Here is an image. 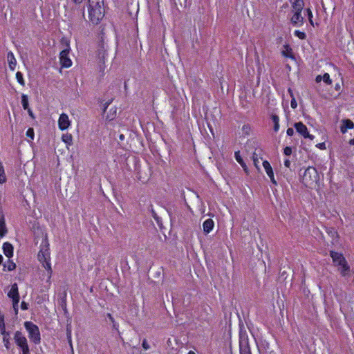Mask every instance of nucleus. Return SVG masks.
Here are the masks:
<instances>
[{
  "label": "nucleus",
  "mask_w": 354,
  "mask_h": 354,
  "mask_svg": "<svg viewBox=\"0 0 354 354\" xmlns=\"http://www.w3.org/2000/svg\"><path fill=\"white\" fill-rule=\"evenodd\" d=\"M26 110L28 111V113L29 115L32 118H34L35 117H34V115H33V113H32V110L30 108H28V109H26Z\"/></svg>",
  "instance_id": "43"
},
{
  "label": "nucleus",
  "mask_w": 354,
  "mask_h": 354,
  "mask_svg": "<svg viewBox=\"0 0 354 354\" xmlns=\"http://www.w3.org/2000/svg\"><path fill=\"white\" fill-rule=\"evenodd\" d=\"M214 222L212 219L208 218L203 223V229L205 234H209L214 228Z\"/></svg>",
  "instance_id": "16"
},
{
  "label": "nucleus",
  "mask_w": 354,
  "mask_h": 354,
  "mask_svg": "<svg viewBox=\"0 0 354 354\" xmlns=\"http://www.w3.org/2000/svg\"><path fill=\"white\" fill-rule=\"evenodd\" d=\"M17 346L21 350L22 354H30L27 338L20 331H16L13 337Z\"/></svg>",
  "instance_id": "7"
},
{
  "label": "nucleus",
  "mask_w": 354,
  "mask_h": 354,
  "mask_svg": "<svg viewBox=\"0 0 354 354\" xmlns=\"http://www.w3.org/2000/svg\"><path fill=\"white\" fill-rule=\"evenodd\" d=\"M288 93H290V95L291 97H294L293 92L291 90V88H288Z\"/></svg>",
  "instance_id": "44"
},
{
  "label": "nucleus",
  "mask_w": 354,
  "mask_h": 354,
  "mask_svg": "<svg viewBox=\"0 0 354 354\" xmlns=\"http://www.w3.org/2000/svg\"><path fill=\"white\" fill-rule=\"evenodd\" d=\"M3 252L8 257H10L13 254V247L9 243H5L3 245Z\"/></svg>",
  "instance_id": "19"
},
{
  "label": "nucleus",
  "mask_w": 354,
  "mask_h": 354,
  "mask_svg": "<svg viewBox=\"0 0 354 354\" xmlns=\"http://www.w3.org/2000/svg\"><path fill=\"white\" fill-rule=\"evenodd\" d=\"M272 119L274 122V130L277 131L279 129V118L277 115H273Z\"/></svg>",
  "instance_id": "25"
},
{
  "label": "nucleus",
  "mask_w": 354,
  "mask_h": 354,
  "mask_svg": "<svg viewBox=\"0 0 354 354\" xmlns=\"http://www.w3.org/2000/svg\"><path fill=\"white\" fill-rule=\"evenodd\" d=\"M322 78H323V75L322 76L320 75H317L315 78L316 82H317V83L320 82L322 80Z\"/></svg>",
  "instance_id": "41"
},
{
  "label": "nucleus",
  "mask_w": 354,
  "mask_h": 354,
  "mask_svg": "<svg viewBox=\"0 0 354 354\" xmlns=\"http://www.w3.org/2000/svg\"><path fill=\"white\" fill-rule=\"evenodd\" d=\"M119 138H120V140H122L124 138V136L121 134Z\"/></svg>",
  "instance_id": "45"
},
{
  "label": "nucleus",
  "mask_w": 354,
  "mask_h": 354,
  "mask_svg": "<svg viewBox=\"0 0 354 354\" xmlns=\"http://www.w3.org/2000/svg\"><path fill=\"white\" fill-rule=\"evenodd\" d=\"M320 149H326V145L324 142L319 143L316 145Z\"/></svg>",
  "instance_id": "36"
},
{
  "label": "nucleus",
  "mask_w": 354,
  "mask_h": 354,
  "mask_svg": "<svg viewBox=\"0 0 354 354\" xmlns=\"http://www.w3.org/2000/svg\"><path fill=\"white\" fill-rule=\"evenodd\" d=\"M70 48H67L66 49L61 51L59 54V60L60 64L64 68H69L72 65V61L68 57V54L70 52Z\"/></svg>",
  "instance_id": "8"
},
{
  "label": "nucleus",
  "mask_w": 354,
  "mask_h": 354,
  "mask_svg": "<svg viewBox=\"0 0 354 354\" xmlns=\"http://www.w3.org/2000/svg\"><path fill=\"white\" fill-rule=\"evenodd\" d=\"M16 78L17 80V82L21 85V86H24L25 85V82L24 80V78H23V75L21 72H17L16 73Z\"/></svg>",
  "instance_id": "28"
},
{
  "label": "nucleus",
  "mask_w": 354,
  "mask_h": 354,
  "mask_svg": "<svg viewBox=\"0 0 354 354\" xmlns=\"http://www.w3.org/2000/svg\"><path fill=\"white\" fill-rule=\"evenodd\" d=\"M187 354H196V353L192 351H189Z\"/></svg>",
  "instance_id": "46"
},
{
  "label": "nucleus",
  "mask_w": 354,
  "mask_h": 354,
  "mask_svg": "<svg viewBox=\"0 0 354 354\" xmlns=\"http://www.w3.org/2000/svg\"><path fill=\"white\" fill-rule=\"evenodd\" d=\"M286 132L287 134L290 136H292L294 134V130L292 128H288Z\"/></svg>",
  "instance_id": "37"
},
{
  "label": "nucleus",
  "mask_w": 354,
  "mask_h": 354,
  "mask_svg": "<svg viewBox=\"0 0 354 354\" xmlns=\"http://www.w3.org/2000/svg\"><path fill=\"white\" fill-rule=\"evenodd\" d=\"M252 160H253L254 165L256 167V168L258 170H259V169H260V167H259V158L257 157V154L256 153V152L253 153Z\"/></svg>",
  "instance_id": "27"
},
{
  "label": "nucleus",
  "mask_w": 354,
  "mask_h": 354,
  "mask_svg": "<svg viewBox=\"0 0 354 354\" xmlns=\"http://www.w3.org/2000/svg\"><path fill=\"white\" fill-rule=\"evenodd\" d=\"M0 329H1V334L3 335V333H7L5 330V326H4V324L3 323L2 325L0 324Z\"/></svg>",
  "instance_id": "40"
},
{
  "label": "nucleus",
  "mask_w": 354,
  "mask_h": 354,
  "mask_svg": "<svg viewBox=\"0 0 354 354\" xmlns=\"http://www.w3.org/2000/svg\"><path fill=\"white\" fill-rule=\"evenodd\" d=\"M142 347L145 349V350H147L149 348V344H147V341L146 340H144L143 342H142Z\"/></svg>",
  "instance_id": "39"
},
{
  "label": "nucleus",
  "mask_w": 354,
  "mask_h": 354,
  "mask_svg": "<svg viewBox=\"0 0 354 354\" xmlns=\"http://www.w3.org/2000/svg\"><path fill=\"white\" fill-rule=\"evenodd\" d=\"M290 106L294 109H296L297 106V103L295 97H291Z\"/></svg>",
  "instance_id": "33"
},
{
  "label": "nucleus",
  "mask_w": 354,
  "mask_h": 354,
  "mask_svg": "<svg viewBox=\"0 0 354 354\" xmlns=\"http://www.w3.org/2000/svg\"><path fill=\"white\" fill-rule=\"evenodd\" d=\"M295 128L296 129V131L304 138H309L310 140H313L314 139V136L310 135L308 133V129L305 124H304L302 122H296L294 124Z\"/></svg>",
  "instance_id": "9"
},
{
  "label": "nucleus",
  "mask_w": 354,
  "mask_h": 354,
  "mask_svg": "<svg viewBox=\"0 0 354 354\" xmlns=\"http://www.w3.org/2000/svg\"><path fill=\"white\" fill-rule=\"evenodd\" d=\"M295 35L299 37L300 39H304L306 37V33L299 30L295 31Z\"/></svg>",
  "instance_id": "31"
},
{
  "label": "nucleus",
  "mask_w": 354,
  "mask_h": 354,
  "mask_svg": "<svg viewBox=\"0 0 354 354\" xmlns=\"http://www.w3.org/2000/svg\"><path fill=\"white\" fill-rule=\"evenodd\" d=\"M339 85L337 84L336 85V89H337V88H339Z\"/></svg>",
  "instance_id": "48"
},
{
  "label": "nucleus",
  "mask_w": 354,
  "mask_h": 354,
  "mask_svg": "<svg viewBox=\"0 0 354 354\" xmlns=\"http://www.w3.org/2000/svg\"><path fill=\"white\" fill-rule=\"evenodd\" d=\"M62 140L68 146H71L73 144V137L70 133L63 134L62 136Z\"/></svg>",
  "instance_id": "21"
},
{
  "label": "nucleus",
  "mask_w": 354,
  "mask_h": 354,
  "mask_svg": "<svg viewBox=\"0 0 354 354\" xmlns=\"http://www.w3.org/2000/svg\"><path fill=\"white\" fill-rule=\"evenodd\" d=\"M7 233V229L3 215L0 217V236L3 237Z\"/></svg>",
  "instance_id": "20"
},
{
  "label": "nucleus",
  "mask_w": 354,
  "mask_h": 354,
  "mask_svg": "<svg viewBox=\"0 0 354 354\" xmlns=\"http://www.w3.org/2000/svg\"><path fill=\"white\" fill-rule=\"evenodd\" d=\"M240 354H252L248 339L240 341Z\"/></svg>",
  "instance_id": "14"
},
{
  "label": "nucleus",
  "mask_w": 354,
  "mask_h": 354,
  "mask_svg": "<svg viewBox=\"0 0 354 354\" xmlns=\"http://www.w3.org/2000/svg\"><path fill=\"white\" fill-rule=\"evenodd\" d=\"M304 6V3L303 0H295L292 3L293 15L290 18V21L295 26H301L304 24V17L301 16Z\"/></svg>",
  "instance_id": "5"
},
{
  "label": "nucleus",
  "mask_w": 354,
  "mask_h": 354,
  "mask_svg": "<svg viewBox=\"0 0 354 354\" xmlns=\"http://www.w3.org/2000/svg\"><path fill=\"white\" fill-rule=\"evenodd\" d=\"M262 164H263V167H264V169H265L266 174L270 178L271 182L274 185H277V181L275 180L274 176V172H273L272 168L270 164L269 163V162L267 160H264Z\"/></svg>",
  "instance_id": "11"
},
{
  "label": "nucleus",
  "mask_w": 354,
  "mask_h": 354,
  "mask_svg": "<svg viewBox=\"0 0 354 354\" xmlns=\"http://www.w3.org/2000/svg\"><path fill=\"white\" fill-rule=\"evenodd\" d=\"M34 129L32 128H29L26 131V136L32 140L34 139Z\"/></svg>",
  "instance_id": "30"
},
{
  "label": "nucleus",
  "mask_w": 354,
  "mask_h": 354,
  "mask_svg": "<svg viewBox=\"0 0 354 354\" xmlns=\"http://www.w3.org/2000/svg\"><path fill=\"white\" fill-rule=\"evenodd\" d=\"M322 80L327 84L330 85L332 84V80L330 77V75L328 73H326L323 75Z\"/></svg>",
  "instance_id": "29"
},
{
  "label": "nucleus",
  "mask_w": 354,
  "mask_h": 354,
  "mask_svg": "<svg viewBox=\"0 0 354 354\" xmlns=\"http://www.w3.org/2000/svg\"><path fill=\"white\" fill-rule=\"evenodd\" d=\"M290 161L289 160H286L284 161V165L287 167V168H289L290 167Z\"/></svg>",
  "instance_id": "42"
},
{
  "label": "nucleus",
  "mask_w": 354,
  "mask_h": 354,
  "mask_svg": "<svg viewBox=\"0 0 354 354\" xmlns=\"http://www.w3.org/2000/svg\"><path fill=\"white\" fill-rule=\"evenodd\" d=\"M71 125V121L67 114L62 113L58 120V127L60 130L67 129Z\"/></svg>",
  "instance_id": "10"
},
{
  "label": "nucleus",
  "mask_w": 354,
  "mask_h": 354,
  "mask_svg": "<svg viewBox=\"0 0 354 354\" xmlns=\"http://www.w3.org/2000/svg\"><path fill=\"white\" fill-rule=\"evenodd\" d=\"M319 176L317 169L313 167H307L301 175V183L310 189H315L318 186Z\"/></svg>",
  "instance_id": "3"
},
{
  "label": "nucleus",
  "mask_w": 354,
  "mask_h": 354,
  "mask_svg": "<svg viewBox=\"0 0 354 354\" xmlns=\"http://www.w3.org/2000/svg\"><path fill=\"white\" fill-rule=\"evenodd\" d=\"M354 128V123L349 119H344L342 120V125L340 131L342 133H345L348 129H353Z\"/></svg>",
  "instance_id": "13"
},
{
  "label": "nucleus",
  "mask_w": 354,
  "mask_h": 354,
  "mask_svg": "<svg viewBox=\"0 0 354 354\" xmlns=\"http://www.w3.org/2000/svg\"><path fill=\"white\" fill-rule=\"evenodd\" d=\"M235 158H236V161L243 167L244 170L246 171L245 163L243 162L242 158L241 157L239 151L235 152Z\"/></svg>",
  "instance_id": "23"
},
{
  "label": "nucleus",
  "mask_w": 354,
  "mask_h": 354,
  "mask_svg": "<svg viewBox=\"0 0 354 354\" xmlns=\"http://www.w3.org/2000/svg\"><path fill=\"white\" fill-rule=\"evenodd\" d=\"M24 326L28 333V337L35 344H39L41 342V337L38 326L31 322H26L24 323Z\"/></svg>",
  "instance_id": "6"
},
{
  "label": "nucleus",
  "mask_w": 354,
  "mask_h": 354,
  "mask_svg": "<svg viewBox=\"0 0 354 354\" xmlns=\"http://www.w3.org/2000/svg\"><path fill=\"white\" fill-rule=\"evenodd\" d=\"M281 54L285 57L290 58L292 59H295L292 49L288 45H283Z\"/></svg>",
  "instance_id": "17"
},
{
  "label": "nucleus",
  "mask_w": 354,
  "mask_h": 354,
  "mask_svg": "<svg viewBox=\"0 0 354 354\" xmlns=\"http://www.w3.org/2000/svg\"><path fill=\"white\" fill-rule=\"evenodd\" d=\"M3 342L4 344L5 347L7 349H9L10 346V342L9 333H3Z\"/></svg>",
  "instance_id": "22"
},
{
  "label": "nucleus",
  "mask_w": 354,
  "mask_h": 354,
  "mask_svg": "<svg viewBox=\"0 0 354 354\" xmlns=\"http://www.w3.org/2000/svg\"><path fill=\"white\" fill-rule=\"evenodd\" d=\"M8 296L9 298L12 299V301H19L18 286L16 283L12 285L11 288L8 293Z\"/></svg>",
  "instance_id": "12"
},
{
  "label": "nucleus",
  "mask_w": 354,
  "mask_h": 354,
  "mask_svg": "<svg viewBox=\"0 0 354 354\" xmlns=\"http://www.w3.org/2000/svg\"><path fill=\"white\" fill-rule=\"evenodd\" d=\"M6 178L4 172V169L1 163H0V183L6 182Z\"/></svg>",
  "instance_id": "26"
},
{
  "label": "nucleus",
  "mask_w": 354,
  "mask_h": 354,
  "mask_svg": "<svg viewBox=\"0 0 354 354\" xmlns=\"http://www.w3.org/2000/svg\"><path fill=\"white\" fill-rule=\"evenodd\" d=\"M330 254L335 266H338V270L341 275L342 277H351L350 266L343 254L334 251H331Z\"/></svg>",
  "instance_id": "4"
},
{
  "label": "nucleus",
  "mask_w": 354,
  "mask_h": 354,
  "mask_svg": "<svg viewBox=\"0 0 354 354\" xmlns=\"http://www.w3.org/2000/svg\"><path fill=\"white\" fill-rule=\"evenodd\" d=\"M306 12H307V13H308V19H309L310 23L312 25H313V20H312V18H313V13H312V12H311V10H310V8H308V9L306 10Z\"/></svg>",
  "instance_id": "32"
},
{
  "label": "nucleus",
  "mask_w": 354,
  "mask_h": 354,
  "mask_svg": "<svg viewBox=\"0 0 354 354\" xmlns=\"http://www.w3.org/2000/svg\"><path fill=\"white\" fill-rule=\"evenodd\" d=\"M103 0H88V11L89 19L98 24L104 16Z\"/></svg>",
  "instance_id": "2"
},
{
  "label": "nucleus",
  "mask_w": 354,
  "mask_h": 354,
  "mask_svg": "<svg viewBox=\"0 0 354 354\" xmlns=\"http://www.w3.org/2000/svg\"><path fill=\"white\" fill-rule=\"evenodd\" d=\"M21 308L22 310L28 309V304L25 301H22L21 304Z\"/></svg>",
  "instance_id": "38"
},
{
  "label": "nucleus",
  "mask_w": 354,
  "mask_h": 354,
  "mask_svg": "<svg viewBox=\"0 0 354 354\" xmlns=\"http://www.w3.org/2000/svg\"><path fill=\"white\" fill-rule=\"evenodd\" d=\"M69 343L71 344V346L72 347V344H71V336L69 337Z\"/></svg>",
  "instance_id": "47"
},
{
  "label": "nucleus",
  "mask_w": 354,
  "mask_h": 354,
  "mask_svg": "<svg viewBox=\"0 0 354 354\" xmlns=\"http://www.w3.org/2000/svg\"><path fill=\"white\" fill-rule=\"evenodd\" d=\"M7 59L9 65V68L11 71H14L17 65L16 59L12 52H9L7 55Z\"/></svg>",
  "instance_id": "18"
},
{
  "label": "nucleus",
  "mask_w": 354,
  "mask_h": 354,
  "mask_svg": "<svg viewBox=\"0 0 354 354\" xmlns=\"http://www.w3.org/2000/svg\"><path fill=\"white\" fill-rule=\"evenodd\" d=\"M107 109H108V105L104 108V112L105 113H106V120L111 121L116 117L117 108L115 106H113V107L110 108L109 111L107 110Z\"/></svg>",
  "instance_id": "15"
},
{
  "label": "nucleus",
  "mask_w": 354,
  "mask_h": 354,
  "mask_svg": "<svg viewBox=\"0 0 354 354\" xmlns=\"http://www.w3.org/2000/svg\"><path fill=\"white\" fill-rule=\"evenodd\" d=\"M21 104L23 106V108L26 110L28 109V96L25 94H22L21 95Z\"/></svg>",
  "instance_id": "24"
},
{
  "label": "nucleus",
  "mask_w": 354,
  "mask_h": 354,
  "mask_svg": "<svg viewBox=\"0 0 354 354\" xmlns=\"http://www.w3.org/2000/svg\"><path fill=\"white\" fill-rule=\"evenodd\" d=\"M43 241L40 245V250L38 253V260L42 263L44 268L48 271V278L51 277L52 268L50 264V253L49 243L47 239V234L42 233Z\"/></svg>",
  "instance_id": "1"
},
{
  "label": "nucleus",
  "mask_w": 354,
  "mask_h": 354,
  "mask_svg": "<svg viewBox=\"0 0 354 354\" xmlns=\"http://www.w3.org/2000/svg\"><path fill=\"white\" fill-rule=\"evenodd\" d=\"M283 152L285 155L290 156L292 153V149L290 147H285Z\"/></svg>",
  "instance_id": "34"
},
{
  "label": "nucleus",
  "mask_w": 354,
  "mask_h": 354,
  "mask_svg": "<svg viewBox=\"0 0 354 354\" xmlns=\"http://www.w3.org/2000/svg\"><path fill=\"white\" fill-rule=\"evenodd\" d=\"M18 304H19V301H12L13 308H14L16 314H17V313H18Z\"/></svg>",
  "instance_id": "35"
}]
</instances>
